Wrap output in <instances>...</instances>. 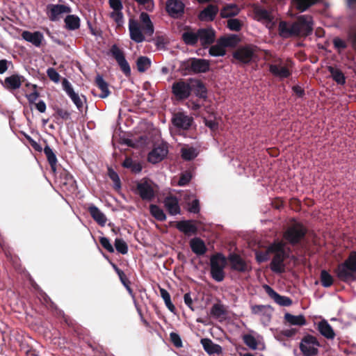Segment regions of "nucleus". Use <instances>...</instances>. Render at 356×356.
I'll use <instances>...</instances> for the list:
<instances>
[{
	"label": "nucleus",
	"mask_w": 356,
	"mask_h": 356,
	"mask_svg": "<svg viewBox=\"0 0 356 356\" xmlns=\"http://www.w3.org/2000/svg\"><path fill=\"white\" fill-rule=\"evenodd\" d=\"M168 154V147L165 144H161L154 147L148 155V160L152 163L162 161Z\"/></svg>",
	"instance_id": "obj_16"
},
{
	"label": "nucleus",
	"mask_w": 356,
	"mask_h": 356,
	"mask_svg": "<svg viewBox=\"0 0 356 356\" xmlns=\"http://www.w3.org/2000/svg\"><path fill=\"white\" fill-rule=\"evenodd\" d=\"M161 296L163 299L166 307L169 309L170 311L174 312L175 306L172 304L170 293L164 289H160Z\"/></svg>",
	"instance_id": "obj_48"
},
{
	"label": "nucleus",
	"mask_w": 356,
	"mask_h": 356,
	"mask_svg": "<svg viewBox=\"0 0 356 356\" xmlns=\"http://www.w3.org/2000/svg\"><path fill=\"white\" fill-rule=\"evenodd\" d=\"M239 8L236 4H228L221 10L220 15L222 17L228 18L238 14Z\"/></svg>",
	"instance_id": "obj_38"
},
{
	"label": "nucleus",
	"mask_w": 356,
	"mask_h": 356,
	"mask_svg": "<svg viewBox=\"0 0 356 356\" xmlns=\"http://www.w3.org/2000/svg\"><path fill=\"white\" fill-rule=\"evenodd\" d=\"M319 347L320 343L317 339L309 334L305 336L300 343V349L303 356L316 355L318 353Z\"/></svg>",
	"instance_id": "obj_5"
},
{
	"label": "nucleus",
	"mask_w": 356,
	"mask_h": 356,
	"mask_svg": "<svg viewBox=\"0 0 356 356\" xmlns=\"http://www.w3.org/2000/svg\"><path fill=\"white\" fill-rule=\"evenodd\" d=\"M268 251L274 254L270 264L271 270L277 273L285 271L284 259L287 256L285 243L282 241L275 242L269 246Z\"/></svg>",
	"instance_id": "obj_2"
},
{
	"label": "nucleus",
	"mask_w": 356,
	"mask_h": 356,
	"mask_svg": "<svg viewBox=\"0 0 356 356\" xmlns=\"http://www.w3.org/2000/svg\"><path fill=\"white\" fill-rule=\"evenodd\" d=\"M63 88L67 95L71 98L72 101L76 105L77 108L81 109L83 106V101L79 97V95L74 91V89L71 83L66 79H64L63 81Z\"/></svg>",
	"instance_id": "obj_18"
},
{
	"label": "nucleus",
	"mask_w": 356,
	"mask_h": 356,
	"mask_svg": "<svg viewBox=\"0 0 356 356\" xmlns=\"http://www.w3.org/2000/svg\"><path fill=\"white\" fill-rule=\"evenodd\" d=\"M96 84L99 87V88L101 90L102 92L99 95L101 98H106L107 97L109 94V90L108 88L107 83L104 80L103 77L100 75L97 76L96 77Z\"/></svg>",
	"instance_id": "obj_41"
},
{
	"label": "nucleus",
	"mask_w": 356,
	"mask_h": 356,
	"mask_svg": "<svg viewBox=\"0 0 356 356\" xmlns=\"http://www.w3.org/2000/svg\"><path fill=\"white\" fill-rule=\"evenodd\" d=\"M255 18L264 24L268 29H273L277 21L270 13L261 8H256L254 11Z\"/></svg>",
	"instance_id": "obj_6"
},
{
	"label": "nucleus",
	"mask_w": 356,
	"mask_h": 356,
	"mask_svg": "<svg viewBox=\"0 0 356 356\" xmlns=\"http://www.w3.org/2000/svg\"><path fill=\"white\" fill-rule=\"evenodd\" d=\"M204 124L212 131H215L218 129V122L216 120L204 119Z\"/></svg>",
	"instance_id": "obj_57"
},
{
	"label": "nucleus",
	"mask_w": 356,
	"mask_h": 356,
	"mask_svg": "<svg viewBox=\"0 0 356 356\" xmlns=\"http://www.w3.org/2000/svg\"><path fill=\"white\" fill-rule=\"evenodd\" d=\"M318 330L320 333L327 339H334L335 333L327 321L323 320L318 324Z\"/></svg>",
	"instance_id": "obj_32"
},
{
	"label": "nucleus",
	"mask_w": 356,
	"mask_h": 356,
	"mask_svg": "<svg viewBox=\"0 0 356 356\" xmlns=\"http://www.w3.org/2000/svg\"><path fill=\"white\" fill-rule=\"evenodd\" d=\"M47 74L49 78L54 83H57L60 81V76L54 68L50 67L47 69Z\"/></svg>",
	"instance_id": "obj_52"
},
{
	"label": "nucleus",
	"mask_w": 356,
	"mask_h": 356,
	"mask_svg": "<svg viewBox=\"0 0 356 356\" xmlns=\"http://www.w3.org/2000/svg\"><path fill=\"white\" fill-rule=\"evenodd\" d=\"M101 245L109 252H113L114 248L106 237H101L99 239Z\"/></svg>",
	"instance_id": "obj_55"
},
{
	"label": "nucleus",
	"mask_w": 356,
	"mask_h": 356,
	"mask_svg": "<svg viewBox=\"0 0 356 356\" xmlns=\"http://www.w3.org/2000/svg\"><path fill=\"white\" fill-rule=\"evenodd\" d=\"M284 319L289 323L290 325H304L306 323V320L302 315H297L294 316L286 313L284 315Z\"/></svg>",
	"instance_id": "obj_39"
},
{
	"label": "nucleus",
	"mask_w": 356,
	"mask_h": 356,
	"mask_svg": "<svg viewBox=\"0 0 356 356\" xmlns=\"http://www.w3.org/2000/svg\"><path fill=\"white\" fill-rule=\"evenodd\" d=\"M321 282L324 287H329L333 283L332 277L325 270H323L321 274Z\"/></svg>",
	"instance_id": "obj_50"
},
{
	"label": "nucleus",
	"mask_w": 356,
	"mask_h": 356,
	"mask_svg": "<svg viewBox=\"0 0 356 356\" xmlns=\"http://www.w3.org/2000/svg\"><path fill=\"white\" fill-rule=\"evenodd\" d=\"M44 152L48 159V161L51 165V168L54 172L56 171V165L57 163V159L54 153L53 150L49 147L46 146L44 149Z\"/></svg>",
	"instance_id": "obj_43"
},
{
	"label": "nucleus",
	"mask_w": 356,
	"mask_h": 356,
	"mask_svg": "<svg viewBox=\"0 0 356 356\" xmlns=\"http://www.w3.org/2000/svg\"><path fill=\"white\" fill-rule=\"evenodd\" d=\"M111 51L124 73L126 74H129L131 72V69L129 63L124 58L123 52L116 45H113L111 47Z\"/></svg>",
	"instance_id": "obj_17"
},
{
	"label": "nucleus",
	"mask_w": 356,
	"mask_h": 356,
	"mask_svg": "<svg viewBox=\"0 0 356 356\" xmlns=\"http://www.w3.org/2000/svg\"><path fill=\"white\" fill-rule=\"evenodd\" d=\"M170 339L176 346H177V347L181 346V341L179 336L177 334L171 333Z\"/></svg>",
	"instance_id": "obj_62"
},
{
	"label": "nucleus",
	"mask_w": 356,
	"mask_h": 356,
	"mask_svg": "<svg viewBox=\"0 0 356 356\" xmlns=\"http://www.w3.org/2000/svg\"><path fill=\"white\" fill-rule=\"evenodd\" d=\"M150 213L158 220L163 221L166 219V216L163 209L156 205L152 204L150 206Z\"/></svg>",
	"instance_id": "obj_47"
},
{
	"label": "nucleus",
	"mask_w": 356,
	"mask_h": 356,
	"mask_svg": "<svg viewBox=\"0 0 356 356\" xmlns=\"http://www.w3.org/2000/svg\"><path fill=\"white\" fill-rule=\"evenodd\" d=\"M137 190L143 200H150L154 196V184L147 180H142L137 185Z\"/></svg>",
	"instance_id": "obj_10"
},
{
	"label": "nucleus",
	"mask_w": 356,
	"mask_h": 356,
	"mask_svg": "<svg viewBox=\"0 0 356 356\" xmlns=\"http://www.w3.org/2000/svg\"><path fill=\"white\" fill-rule=\"evenodd\" d=\"M22 36L25 40L31 42L36 47H39L43 40L42 34L39 31L33 33L25 31L22 33Z\"/></svg>",
	"instance_id": "obj_25"
},
{
	"label": "nucleus",
	"mask_w": 356,
	"mask_h": 356,
	"mask_svg": "<svg viewBox=\"0 0 356 356\" xmlns=\"http://www.w3.org/2000/svg\"><path fill=\"white\" fill-rule=\"evenodd\" d=\"M233 43L232 38H222L209 49V54L213 56H222L225 54V47L231 46Z\"/></svg>",
	"instance_id": "obj_11"
},
{
	"label": "nucleus",
	"mask_w": 356,
	"mask_h": 356,
	"mask_svg": "<svg viewBox=\"0 0 356 356\" xmlns=\"http://www.w3.org/2000/svg\"><path fill=\"white\" fill-rule=\"evenodd\" d=\"M270 71L273 75L280 79L288 77L290 75V70L282 64L270 65Z\"/></svg>",
	"instance_id": "obj_27"
},
{
	"label": "nucleus",
	"mask_w": 356,
	"mask_h": 356,
	"mask_svg": "<svg viewBox=\"0 0 356 356\" xmlns=\"http://www.w3.org/2000/svg\"><path fill=\"white\" fill-rule=\"evenodd\" d=\"M198 31V41L202 46L208 45L214 41V31L211 29H202Z\"/></svg>",
	"instance_id": "obj_21"
},
{
	"label": "nucleus",
	"mask_w": 356,
	"mask_h": 356,
	"mask_svg": "<svg viewBox=\"0 0 356 356\" xmlns=\"http://www.w3.org/2000/svg\"><path fill=\"white\" fill-rule=\"evenodd\" d=\"M211 314L216 317H220L224 314V311L221 305L216 304L212 307Z\"/></svg>",
	"instance_id": "obj_56"
},
{
	"label": "nucleus",
	"mask_w": 356,
	"mask_h": 356,
	"mask_svg": "<svg viewBox=\"0 0 356 356\" xmlns=\"http://www.w3.org/2000/svg\"><path fill=\"white\" fill-rule=\"evenodd\" d=\"M226 259L220 254L211 258V273L212 277L217 282H221L225 276L224 268L226 266Z\"/></svg>",
	"instance_id": "obj_4"
},
{
	"label": "nucleus",
	"mask_w": 356,
	"mask_h": 356,
	"mask_svg": "<svg viewBox=\"0 0 356 356\" xmlns=\"http://www.w3.org/2000/svg\"><path fill=\"white\" fill-rule=\"evenodd\" d=\"M130 38L137 43L145 40L146 36H152L154 29L149 16L145 13L140 15V22L131 19L129 22Z\"/></svg>",
	"instance_id": "obj_1"
},
{
	"label": "nucleus",
	"mask_w": 356,
	"mask_h": 356,
	"mask_svg": "<svg viewBox=\"0 0 356 356\" xmlns=\"http://www.w3.org/2000/svg\"><path fill=\"white\" fill-rule=\"evenodd\" d=\"M252 312L260 316L264 323L270 321L272 310L268 306L254 305L251 307Z\"/></svg>",
	"instance_id": "obj_19"
},
{
	"label": "nucleus",
	"mask_w": 356,
	"mask_h": 356,
	"mask_svg": "<svg viewBox=\"0 0 356 356\" xmlns=\"http://www.w3.org/2000/svg\"><path fill=\"white\" fill-rule=\"evenodd\" d=\"M191 87L194 88L197 95L204 97L206 96L207 90L204 84L200 81L195 80L191 81Z\"/></svg>",
	"instance_id": "obj_44"
},
{
	"label": "nucleus",
	"mask_w": 356,
	"mask_h": 356,
	"mask_svg": "<svg viewBox=\"0 0 356 356\" xmlns=\"http://www.w3.org/2000/svg\"><path fill=\"white\" fill-rule=\"evenodd\" d=\"M151 66V60L146 56H140L137 60V67L138 71L145 72Z\"/></svg>",
	"instance_id": "obj_46"
},
{
	"label": "nucleus",
	"mask_w": 356,
	"mask_h": 356,
	"mask_svg": "<svg viewBox=\"0 0 356 356\" xmlns=\"http://www.w3.org/2000/svg\"><path fill=\"white\" fill-rule=\"evenodd\" d=\"M115 246L116 250L119 252H120L123 254H127L128 252V247H127V243L124 242V240H122L121 238L115 239Z\"/></svg>",
	"instance_id": "obj_51"
},
{
	"label": "nucleus",
	"mask_w": 356,
	"mask_h": 356,
	"mask_svg": "<svg viewBox=\"0 0 356 356\" xmlns=\"http://www.w3.org/2000/svg\"><path fill=\"white\" fill-rule=\"evenodd\" d=\"M280 35L283 38H289L293 35H298V29L297 25L287 24L285 22H281L279 25Z\"/></svg>",
	"instance_id": "obj_23"
},
{
	"label": "nucleus",
	"mask_w": 356,
	"mask_h": 356,
	"mask_svg": "<svg viewBox=\"0 0 356 356\" xmlns=\"http://www.w3.org/2000/svg\"><path fill=\"white\" fill-rule=\"evenodd\" d=\"M201 344L202 345L204 350L208 354H220L222 353V348L220 346L214 343L209 339H201Z\"/></svg>",
	"instance_id": "obj_26"
},
{
	"label": "nucleus",
	"mask_w": 356,
	"mask_h": 356,
	"mask_svg": "<svg viewBox=\"0 0 356 356\" xmlns=\"http://www.w3.org/2000/svg\"><path fill=\"white\" fill-rule=\"evenodd\" d=\"M177 228L187 235L195 233L197 228L195 225L191 221H180L177 223Z\"/></svg>",
	"instance_id": "obj_35"
},
{
	"label": "nucleus",
	"mask_w": 356,
	"mask_h": 356,
	"mask_svg": "<svg viewBox=\"0 0 356 356\" xmlns=\"http://www.w3.org/2000/svg\"><path fill=\"white\" fill-rule=\"evenodd\" d=\"M328 71L332 75V79L338 83V84H343L345 83V76L337 68H334L332 66H329L327 67Z\"/></svg>",
	"instance_id": "obj_42"
},
{
	"label": "nucleus",
	"mask_w": 356,
	"mask_h": 356,
	"mask_svg": "<svg viewBox=\"0 0 356 356\" xmlns=\"http://www.w3.org/2000/svg\"><path fill=\"white\" fill-rule=\"evenodd\" d=\"M166 10L172 17H178L184 10V4L180 0H167Z\"/></svg>",
	"instance_id": "obj_15"
},
{
	"label": "nucleus",
	"mask_w": 356,
	"mask_h": 356,
	"mask_svg": "<svg viewBox=\"0 0 356 356\" xmlns=\"http://www.w3.org/2000/svg\"><path fill=\"white\" fill-rule=\"evenodd\" d=\"M254 54V49L250 47H245L238 49L234 56L243 63L250 62Z\"/></svg>",
	"instance_id": "obj_20"
},
{
	"label": "nucleus",
	"mask_w": 356,
	"mask_h": 356,
	"mask_svg": "<svg viewBox=\"0 0 356 356\" xmlns=\"http://www.w3.org/2000/svg\"><path fill=\"white\" fill-rule=\"evenodd\" d=\"M80 18L74 15H69L65 18V24L67 29L76 30L80 27Z\"/></svg>",
	"instance_id": "obj_36"
},
{
	"label": "nucleus",
	"mask_w": 356,
	"mask_h": 356,
	"mask_svg": "<svg viewBox=\"0 0 356 356\" xmlns=\"http://www.w3.org/2000/svg\"><path fill=\"white\" fill-rule=\"evenodd\" d=\"M337 277L342 281L350 282L356 279V252H353L344 263L336 270Z\"/></svg>",
	"instance_id": "obj_3"
},
{
	"label": "nucleus",
	"mask_w": 356,
	"mask_h": 356,
	"mask_svg": "<svg viewBox=\"0 0 356 356\" xmlns=\"http://www.w3.org/2000/svg\"><path fill=\"white\" fill-rule=\"evenodd\" d=\"M26 87L29 88L32 92L26 95V97L30 103H33L39 97L38 92L36 91V85L27 83Z\"/></svg>",
	"instance_id": "obj_49"
},
{
	"label": "nucleus",
	"mask_w": 356,
	"mask_h": 356,
	"mask_svg": "<svg viewBox=\"0 0 356 356\" xmlns=\"http://www.w3.org/2000/svg\"><path fill=\"white\" fill-rule=\"evenodd\" d=\"M266 293L268 296L272 298L276 303L282 306H289L291 305L292 301L290 298L286 296H280L277 293H276L273 289H271L268 286H264Z\"/></svg>",
	"instance_id": "obj_24"
},
{
	"label": "nucleus",
	"mask_w": 356,
	"mask_h": 356,
	"mask_svg": "<svg viewBox=\"0 0 356 356\" xmlns=\"http://www.w3.org/2000/svg\"><path fill=\"white\" fill-rule=\"evenodd\" d=\"M191 179V175H190V173L183 174L178 182V184L179 186H184L190 181Z\"/></svg>",
	"instance_id": "obj_61"
},
{
	"label": "nucleus",
	"mask_w": 356,
	"mask_h": 356,
	"mask_svg": "<svg viewBox=\"0 0 356 356\" xmlns=\"http://www.w3.org/2000/svg\"><path fill=\"white\" fill-rule=\"evenodd\" d=\"M318 0H292V5L297 10L303 12Z\"/></svg>",
	"instance_id": "obj_40"
},
{
	"label": "nucleus",
	"mask_w": 356,
	"mask_h": 356,
	"mask_svg": "<svg viewBox=\"0 0 356 356\" xmlns=\"http://www.w3.org/2000/svg\"><path fill=\"white\" fill-rule=\"evenodd\" d=\"M227 26L232 31H239L241 24L237 19H230L227 21Z\"/></svg>",
	"instance_id": "obj_54"
},
{
	"label": "nucleus",
	"mask_w": 356,
	"mask_h": 356,
	"mask_svg": "<svg viewBox=\"0 0 356 356\" xmlns=\"http://www.w3.org/2000/svg\"><path fill=\"white\" fill-rule=\"evenodd\" d=\"M305 234V229L300 224L289 227L284 234V238L291 243H297Z\"/></svg>",
	"instance_id": "obj_12"
},
{
	"label": "nucleus",
	"mask_w": 356,
	"mask_h": 356,
	"mask_svg": "<svg viewBox=\"0 0 356 356\" xmlns=\"http://www.w3.org/2000/svg\"><path fill=\"white\" fill-rule=\"evenodd\" d=\"M164 205L169 213L177 215L180 212L178 200L174 197H168L164 200Z\"/></svg>",
	"instance_id": "obj_28"
},
{
	"label": "nucleus",
	"mask_w": 356,
	"mask_h": 356,
	"mask_svg": "<svg viewBox=\"0 0 356 356\" xmlns=\"http://www.w3.org/2000/svg\"><path fill=\"white\" fill-rule=\"evenodd\" d=\"M110 6L113 9V11L121 10L122 5L120 0H109Z\"/></svg>",
	"instance_id": "obj_60"
},
{
	"label": "nucleus",
	"mask_w": 356,
	"mask_h": 356,
	"mask_svg": "<svg viewBox=\"0 0 356 356\" xmlns=\"http://www.w3.org/2000/svg\"><path fill=\"white\" fill-rule=\"evenodd\" d=\"M181 37L186 44L193 46L198 41V31L187 29L182 33Z\"/></svg>",
	"instance_id": "obj_30"
},
{
	"label": "nucleus",
	"mask_w": 356,
	"mask_h": 356,
	"mask_svg": "<svg viewBox=\"0 0 356 356\" xmlns=\"http://www.w3.org/2000/svg\"><path fill=\"white\" fill-rule=\"evenodd\" d=\"M192 89L191 85L184 81H178L172 85V92L179 99L187 98Z\"/></svg>",
	"instance_id": "obj_14"
},
{
	"label": "nucleus",
	"mask_w": 356,
	"mask_h": 356,
	"mask_svg": "<svg viewBox=\"0 0 356 356\" xmlns=\"http://www.w3.org/2000/svg\"><path fill=\"white\" fill-rule=\"evenodd\" d=\"M294 25H297L298 29V35H307L310 34L313 30V20L309 15L300 16L298 22L294 23Z\"/></svg>",
	"instance_id": "obj_7"
},
{
	"label": "nucleus",
	"mask_w": 356,
	"mask_h": 356,
	"mask_svg": "<svg viewBox=\"0 0 356 356\" xmlns=\"http://www.w3.org/2000/svg\"><path fill=\"white\" fill-rule=\"evenodd\" d=\"M89 212L92 218L101 226H104L107 218L106 216L95 206L91 205L88 208Z\"/></svg>",
	"instance_id": "obj_29"
},
{
	"label": "nucleus",
	"mask_w": 356,
	"mask_h": 356,
	"mask_svg": "<svg viewBox=\"0 0 356 356\" xmlns=\"http://www.w3.org/2000/svg\"><path fill=\"white\" fill-rule=\"evenodd\" d=\"M48 16L51 21L58 20L64 14L71 13V8L63 4H51L48 6Z\"/></svg>",
	"instance_id": "obj_9"
},
{
	"label": "nucleus",
	"mask_w": 356,
	"mask_h": 356,
	"mask_svg": "<svg viewBox=\"0 0 356 356\" xmlns=\"http://www.w3.org/2000/svg\"><path fill=\"white\" fill-rule=\"evenodd\" d=\"M140 5H143L145 8L147 10H152L154 8V3L152 0H136Z\"/></svg>",
	"instance_id": "obj_58"
},
{
	"label": "nucleus",
	"mask_w": 356,
	"mask_h": 356,
	"mask_svg": "<svg viewBox=\"0 0 356 356\" xmlns=\"http://www.w3.org/2000/svg\"><path fill=\"white\" fill-rule=\"evenodd\" d=\"M155 44L159 49H163L165 47V42L163 37H157L155 39Z\"/></svg>",
	"instance_id": "obj_64"
},
{
	"label": "nucleus",
	"mask_w": 356,
	"mask_h": 356,
	"mask_svg": "<svg viewBox=\"0 0 356 356\" xmlns=\"http://www.w3.org/2000/svg\"><path fill=\"white\" fill-rule=\"evenodd\" d=\"M191 69L195 72H205L209 69V63L204 59H194L191 63Z\"/></svg>",
	"instance_id": "obj_34"
},
{
	"label": "nucleus",
	"mask_w": 356,
	"mask_h": 356,
	"mask_svg": "<svg viewBox=\"0 0 356 356\" xmlns=\"http://www.w3.org/2000/svg\"><path fill=\"white\" fill-rule=\"evenodd\" d=\"M22 83V77L15 74L5 79L4 86L9 90H15L20 88Z\"/></svg>",
	"instance_id": "obj_33"
},
{
	"label": "nucleus",
	"mask_w": 356,
	"mask_h": 356,
	"mask_svg": "<svg viewBox=\"0 0 356 356\" xmlns=\"http://www.w3.org/2000/svg\"><path fill=\"white\" fill-rule=\"evenodd\" d=\"M243 340L245 345L252 350H264L265 345L263 337L257 334H248L243 337Z\"/></svg>",
	"instance_id": "obj_8"
},
{
	"label": "nucleus",
	"mask_w": 356,
	"mask_h": 356,
	"mask_svg": "<svg viewBox=\"0 0 356 356\" xmlns=\"http://www.w3.org/2000/svg\"><path fill=\"white\" fill-rule=\"evenodd\" d=\"M197 151L191 147H184L181 148V156L185 160H191L197 156Z\"/></svg>",
	"instance_id": "obj_45"
},
{
	"label": "nucleus",
	"mask_w": 356,
	"mask_h": 356,
	"mask_svg": "<svg viewBox=\"0 0 356 356\" xmlns=\"http://www.w3.org/2000/svg\"><path fill=\"white\" fill-rule=\"evenodd\" d=\"M188 205H189L188 211L190 212L194 213L199 212L200 208H199V202H198L197 200L193 199L191 204L190 205L188 204Z\"/></svg>",
	"instance_id": "obj_59"
},
{
	"label": "nucleus",
	"mask_w": 356,
	"mask_h": 356,
	"mask_svg": "<svg viewBox=\"0 0 356 356\" xmlns=\"http://www.w3.org/2000/svg\"><path fill=\"white\" fill-rule=\"evenodd\" d=\"M193 118L183 113H177L173 115L172 122L173 124L181 129H188L193 124Z\"/></svg>",
	"instance_id": "obj_13"
},
{
	"label": "nucleus",
	"mask_w": 356,
	"mask_h": 356,
	"mask_svg": "<svg viewBox=\"0 0 356 356\" xmlns=\"http://www.w3.org/2000/svg\"><path fill=\"white\" fill-rule=\"evenodd\" d=\"M190 246L193 252L197 254H203L207 250L203 241L198 238L191 239L190 241Z\"/></svg>",
	"instance_id": "obj_37"
},
{
	"label": "nucleus",
	"mask_w": 356,
	"mask_h": 356,
	"mask_svg": "<svg viewBox=\"0 0 356 356\" xmlns=\"http://www.w3.org/2000/svg\"><path fill=\"white\" fill-rule=\"evenodd\" d=\"M232 268L236 270L245 272L250 269V266L236 254L229 257Z\"/></svg>",
	"instance_id": "obj_22"
},
{
	"label": "nucleus",
	"mask_w": 356,
	"mask_h": 356,
	"mask_svg": "<svg viewBox=\"0 0 356 356\" xmlns=\"http://www.w3.org/2000/svg\"><path fill=\"white\" fill-rule=\"evenodd\" d=\"M111 17L116 22L118 26H121L123 23V15L121 10L113 11L110 14Z\"/></svg>",
	"instance_id": "obj_53"
},
{
	"label": "nucleus",
	"mask_w": 356,
	"mask_h": 356,
	"mask_svg": "<svg viewBox=\"0 0 356 356\" xmlns=\"http://www.w3.org/2000/svg\"><path fill=\"white\" fill-rule=\"evenodd\" d=\"M268 251L266 252H257L256 254L257 260L259 262H263L268 259Z\"/></svg>",
	"instance_id": "obj_63"
},
{
	"label": "nucleus",
	"mask_w": 356,
	"mask_h": 356,
	"mask_svg": "<svg viewBox=\"0 0 356 356\" xmlns=\"http://www.w3.org/2000/svg\"><path fill=\"white\" fill-rule=\"evenodd\" d=\"M218 11L217 6L209 5L200 14L199 18L202 21H212Z\"/></svg>",
	"instance_id": "obj_31"
}]
</instances>
